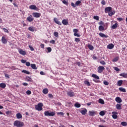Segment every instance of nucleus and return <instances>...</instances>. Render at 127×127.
<instances>
[{
  "label": "nucleus",
  "instance_id": "28",
  "mask_svg": "<svg viewBox=\"0 0 127 127\" xmlns=\"http://www.w3.org/2000/svg\"><path fill=\"white\" fill-rule=\"evenodd\" d=\"M17 119H22V115L20 113H17L16 114Z\"/></svg>",
  "mask_w": 127,
  "mask_h": 127
},
{
  "label": "nucleus",
  "instance_id": "45",
  "mask_svg": "<svg viewBox=\"0 0 127 127\" xmlns=\"http://www.w3.org/2000/svg\"><path fill=\"white\" fill-rule=\"evenodd\" d=\"M74 41H75V42H77V43H78V42H80V38H75V39H74Z\"/></svg>",
  "mask_w": 127,
  "mask_h": 127
},
{
  "label": "nucleus",
  "instance_id": "3",
  "mask_svg": "<svg viewBox=\"0 0 127 127\" xmlns=\"http://www.w3.org/2000/svg\"><path fill=\"white\" fill-rule=\"evenodd\" d=\"M44 115L47 117H54L55 113L54 112H49V111H46L44 112Z\"/></svg>",
  "mask_w": 127,
  "mask_h": 127
},
{
  "label": "nucleus",
  "instance_id": "17",
  "mask_svg": "<svg viewBox=\"0 0 127 127\" xmlns=\"http://www.w3.org/2000/svg\"><path fill=\"white\" fill-rule=\"evenodd\" d=\"M89 116H90V117H94V116H95V115H96V111H89Z\"/></svg>",
  "mask_w": 127,
  "mask_h": 127
},
{
  "label": "nucleus",
  "instance_id": "41",
  "mask_svg": "<svg viewBox=\"0 0 127 127\" xmlns=\"http://www.w3.org/2000/svg\"><path fill=\"white\" fill-rule=\"evenodd\" d=\"M26 80H27L28 82H31L32 80L31 78L29 76L26 77Z\"/></svg>",
  "mask_w": 127,
  "mask_h": 127
},
{
  "label": "nucleus",
  "instance_id": "27",
  "mask_svg": "<svg viewBox=\"0 0 127 127\" xmlns=\"http://www.w3.org/2000/svg\"><path fill=\"white\" fill-rule=\"evenodd\" d=\"M119 91H120L121 92H123V93H126V92H127V90H126V89L123 88V87H120L119 88Z\"/></svg>",
  "mask_w": 127,
  "mask_h": 127
},
{
  "label": "nucleus",
  "instance_id": "30",
  "mask_svg": "<svg viewBox=\"0 0 127 127\" xmlns=\"http://www.w3.org/2000/svg\"><path fill=\"white\" fill-rule=\"evenodd\" d=\"M99 30L100 31H103V30H105V28L103 26L100 25L99 26Z\"/></svg>",
  "mask_w": 127,
  "mask_h": 127
},
{
  "label": "nucleus",
  "instance_id": "33",
  "mask_svg": "<svg viewBox=\"0 0 127 127\" xmlns=\"http://www.w3.org/2000/svg\"><path fill=\"white\" fill-rule=\"evenodd\" d=\"M117 85L118 86H119V87L122 86V85H123V80H119L117 82Z\"/></svg>",
  "mask_w": 127,
  "mask_h": 127
},
{
  "label": "nucleus",
  "instance_id": "26",
  "mask_svg": "<svg viewBox=\"0 0 127 127\" xmlns=\"http://www.w3.org/2000/svg\"><path fill=\"white\" fill-rule=\"evenodd\" d=\"M43 94H44L45 95H47V94H48V89L47 88H44L43 90Z\"/></svg>",
  "mask_w": 127,
  "mask_h": 127
},
{
  "label": "nucleus",
  "instance_id": "60",
  "mask_svg": "<svg viewBox=\"0 0 127 127\" xmlns=\"http://www.w3.org/2000/svg\"><path fill=\"white\" fill-rule=\"evenodd\" d=\"M49 97L50 98V99H53V95L51 94H49Z\"/></svg>",
  "mask_w": 127,
  "mask_h": 127
},
{
  "label": "nucleus",
  "instance_id": "1",
  "mask_svg": "<svg viewBox=\"0 0 127 127\" xmlns=\"http://www.w3.org/2000/svg\"><path fill=\"white\" fill-rule=\"evenodd\" d=\"M13 125L14 127H23V126H24V123L19 121H15L14 122Z\"/></svg>",
  "mask_w": 127,
  "mask_h": 127
},
{
  "label": "nucleus",
  "instance_id": "21",
  "mask_svg": "<svg viewBox=\"0 0 127 127\" xmlns=\"http://www.w3.org/2000/svg\"><path fill=\"white\" fill-rule=\"evenodd\" d=\"M115 47V46L113 44H110L107 46L108 49H113Z\"/></svg>",
  "mask_w": 127,
  "mask_h": 127
},
{
  "label": "nucleus",
  "instance_id": "11",
  "mask_svg": "<svg viewBox=\"0 0 127 127\" xmlns=\"http://www.w3.org/2000/svg\"><path fill=\"white\" fill-rule=\"evenodd\" d=\"M1 40L3 44H6V43H7V40H6V39H5V37H4V36L2 37Z\"/></svg>",
  "mask_w": 127,
  "mask_h": 127
},
{
  "label": "nucleus",
  "instance_id": "12",
  "mask_svg": "<svg viewBox=\"0 0 127 127\" xmlns=\"http://www.w3.org/2000/svg\"><path fill=\"white\" fill-rule=\"evenodd\" d=\"M113 115L112 118L114 119L115 120H116V119H118V112H112Z\"/></svg>",
  "mask_w": 127,
  "mask_h": 127
},
{
  "label": "nucleus",
  "instance_id": "53",
  "mask_svg": "<svg viewBox=\"0 0 127 127\" xmlns=\"http://www.w3.org/2000/svg\"><path fill=\"white\" fill-rule=\"evenodd\" d=\"M103 83L105 85V86H108L109 85V82L107 81H104L103 82Z\"/></svg>",
  "mask_w": 127,
  "mask_h": 127
},
{
  "label": "nucleus",
  "instance_id": "34",
  "mask_svg": "<svg viewBox=\"0 0 127 127\" xmlns=\"http://www.w3.org/2000/svg\"><path fill=\"white\" fill-rule=\"evenodd\" d=\"M115 13H116V12L115 11H113L109 12L108 15H109V16H112V15H114V14H115Z\"/></svg>",
  "mask_w": 127,
  "mask_h": 127
},
{
  "label": "nucleus",
  "instance_id": "49",
  "mask_svg": "<svg viewBox=\"0 0 127 127\" xmlns=\"http://www.w3.org/2000/svg\"><path fill=\"white\" fill-rule=\"evenodd\" d=\"M99 25L101 26L103 25V26H105V24L104 23V22H103L102 21H101L99 22Z\"/></svg>",
  "mask_w": 127,
  "mask_h": 127
},
{
  "label": "nucleus",
  "instance_id": "18",
  "mask_svg": "<svg viewBox=\"0 0 127 127\" xmlns=\"http://www.w3.org/2000/svg\"><path fill=\"white\" fill-rule=\"evenodd\" d=\"M62 23L64 24V25H68V20L67 19H64L62 20Z\"/></svg>",
  "mask_w": 127,
  "mask_h": 127
},
{
  "label": "nucleus",
  "instance_id": "40",
  "mask_svg": "<svg viewBox=\"0 0 127 127\" xmlns=\"http://www.w3.org/2000/svg\"><path fill=\"white\" fill-rule=\"evenodd\" d=\"M2 29L3 30L4 32H5L6 33H9V31H8V30L5 28H3Z\"/></svg>",
  "mask_w": 127,
  "mask_h": 127
},
{
  "label": "nucleus",
  "instance_id": "51",
  "mask_svg": "<svg viewBox=\"0 0 127 127\" xmlns=\"http://www.w3.org/2000/svg\"><path fill=\"white\" fill-rule=\"evenodd\" d=\"M63 3H64V4H65V5H68V2L65 0H63Z\"/></svg>",
  "mask_w": 127,
  "mask_h": 127
},
{
  "label": "nucleus",
  "instance_id": "57",
  "mask_svg": "<svg viewBox=\"0 0 127 127\" xmlns=\"http://www.w3.org/2000/svg\"><path fill=\"white\" fill-rule=\"evenodd\" d=\"M117 19L119 20V21H123V20H124L123 18H117Z\"/></svg>",
  "mask_w": 127,
  "mask_h": 127
},
{
  "label": "nucleus",
  "instance_id": "64",
  "mask_svg": "<svg viewBox=\"0 0 127 127\" xmlns=\"http://www.w3.org/2000/svg\"><path fill=\"white\" fill-rule=\"evenodd\" d=\"M40 46H41V48H44V44H41L40 45Z\"/></svg>",
  "mask_w": 127,
  "mask_h": 127
},
{
  "label": "nucleus",
  "instance_id": "20",
  "mask_svg": "<svg viewBox=\"0 0 127 127\" xmlns=\"http://www.w3.org/2000/svg\"><path fill=\"white\" fill-rule=\"evenodd\" d=\"M91 77H92V78H94V79H97V80H100V77H99V76L97 75V74H92L91 75Z\"/></svg>",
  "mask_w": 127,
  "mask_h": 127
},
{
  "label": "nucleus",
  "instance_id": "8",
  "mask_svg": "<svg viewBox=\"0 0 127 127\" xmlns=\"http://www.w3.org/2000/svg\"><path fill=\"white\" fill-rule=\"evenodd\" d=\"M34 19V18L31 15L27 17V20L28 21V22H32V21H33Z\"/></svg>",
  "mask_w": 127,
  "mask_h": 127
},
{
  "label": "nucleus",
  "instance_id": "5",
  "mask_svg": "<svg viewBox=\"0 0 127 127\" xmlns=\"http://www.w3.org/2000/svg\"><path fill=\"white\" fill-rule=\"evenodd\" d=\"M73 31L74 32L73 35L74 36H76L77 37H80V36H81V35H80V34H78V31H79V30H78V29H74L73 30Z\"/></svg>",
  "mask_w": 127,
  "mask_h": 127
},
{
  "label": "nucleus",
  "instance_id": "47",
  "mask_svg": "<svg viewBox=\"0 0 127 127\" xmlns=\"http://www.w3.org/2000/svg\"><path fill=\"white\" fill-rule=\"evenodd\" d=\"M118 60H119V57H116L113 60V62H117V61H118Z\"/></svg>",
  "mask_w": 127,
  "mask_h": 127
},
{
  "label": "nucleus",
  "instance_id": "24",
  "mask_svg": "<svg viewBox=\"0 0 127 127\" xmlns=\"http://www.w3.org/2000/svg\"><path fill=\"white\" fill-rule=\"evenodd\" d=\"M6 87V84L4 83H0V88H2V89H4V88H5Z\"/></svg>",
  "mask_w": 127,
  "mask_h": 127
},
{
  "label": "nucleus",
  "instance_id": "23",
  "mask_svg": "<svg viewBox=\"0 0 127 127\" xmlns=\"http://www.w3.org/2000/svg\"><path fill=\"white\" fill-rule=\"evenodd\" d=\"M116 109L117 110H122V104H117L116 105Z\"/></svg>",
  "mask_w": 127,
  "mask_h": 127
},
{
  "label": "nucleus",
  "instance_id": "9",
  "mask_svg": "<svg viewBox=\"0 0 127 127\" xmlns=\"http://www.w3.org/2000/svg\"><path fill=\"white\" fill-rule=\"evenodd\" d=\"M18 52L19 54H21V55H23V56L24 55H26V52H25V51H23V50L21 49L18 50Z\"/></svg>",
  "mask_w": 127,
  "mask_h": 127
},
{
  "label": "nucleus",
  "instance_id": "59",
  "mask_svg": "<svg viewBox=\"0 0 127 127\" xmlns=\"http://www.w3.org/2000/svg\"><path fill=\"white\" fill-rule=\"evenodd\" d=\"M50 43H51L52 44H55V40H52L50 41Z\"/></svg>",
  "mask_w": 127,
  "mask_h": 127
},
{
  "label": "nucleus",
  "instance_id": "37",
  "mask_svg": "<svg viewBox=\"0 0 127 127\" xmlns=\"http://www.w3.org/2000/svg\"><path fill=\"white\" fill-rule=\"evenodd\" d=\"M99 103L100 104H102L104 105V104H105V101H104V100L100 98L99 99Z\"/></svg>",
  "mask_w": 127,
  "mask_h": 127
},
{
  "label": "nucleus",
  "instance_id": "7",
  "mask_svg": "<svg viewBox=\"0 0 127 127\" xmlns=\"http://www.w3.org/2000/svg\"><path fill=\"white\" fill-rule=\"evenodd\" d=\"M105 69V67L103 66H99L98 68V72L99 73H102L103 72L104 70Z\"/></svg>",
  "mask_w": 127,
  "mask_h": 127
},
{
  "label": "nucleus",
  "instance_id": "32",
  "mask_svg": "<svg viewBox=\"0 0 127 127\" xmlns=\"http://www.w3.org/2000/svg\"><path fill=\"white\" fill-rule=\"evenodd\" d=\"M22 73H25V74H27V75H29L30 74V72L26 70L23 69L22 71Z\"/></svg>",
  "mask_w": 127,
  "mask_h": 127
},
{
  "label": "nucleus",
  "instance_id": "38",
  "mask_svg": "<svg viewBox=\"0 0 127 127\" xmlns=\"http://www.w3.org/2000/svg\"><path fill=\"white\" fill-rule=\"evenodd\" d=\"M121 125L123 127H127V123L126 122H123L121 123Z\"/></svg>",
  "mask_w": 127,
  "mask_h": 127
},
{
  "label": "nucleus",
  "instance_id": "42",
  "mask_svg": "<svg viewBox=\"0 0 127 127\" xmlns=\"http://www.w3.org/2000/svg\"><path fill=\"white\" fill-rule=\"evenodd\" d=\"M74 107H75V108H80L81 107V104L79 103H75L74 104Z\"/></svg>",
  "mask_w": 127,
  "mask_h": 127
},
{
  "label": "nucleus",
  "instance_id": "43",
  "mask_svg": "<svg viewBox=\"0 0 127 127\" xmlns=\"http://www.w3.org/2000/svg\"><path fill=\"white\" fill-rule=\"evenodd\" d=\"M82 2H81V1L80 0H77L75 2V5L78 6V5H80V4Z\"/></svg>",
  "mask_w": 127,
  "mask_h": 127
},
{
  "label": "nucleus",
  "instance_id": "4",
  "mask_svg": "<svg viewBox=\"0 0 127 127\" xmlns=\"http://www.w3.org/2000/svg\"><path fill=\"white\" fill-rule=\"evenodd\" d=\"M66 94L67 95H68V96H69L70 97H75V93H74L72 90H69L68 91H67Z\"/></svg>",
  "mask_w": 127,
  "mask_h": 127
},
{
  "label": "nucleus",
  "instance_id": "50",
  "mask_svg": "<svg viewBox=\"0 0 127 127\" xmlns=\"http://www.w3.org/2000/svg\"><path fill=\"white\" fill-rule=\"evenodd\" d=\"M94 19H95L96 20H99V16H94L93 17Z\"/></svg>",
  "mask_w": 127,
  "mask_h": 127
},
{
  "label": "nucleus",
  "instance_id": "10",
  "mask_svg": "<svg viewBox=\"0 0 127 127\" xmlns=\"http://www.w3.org/2000/svg\"><path fill=\"white\" fill-rule=\"evenodd\" d=\"M54 21L55 22V23L58 24V25H62V23H61V22L59 21V20H58L57 18H54Z\"/></svg>",
  "mask_w": 127,
  "mask_h": 127
},
{
  "label": "nucleus",
  "instance_id": "48",
  "mask_svg": "<svg viewBox=\"0 0 127 127\" xmlns=\"http://www.w3.org/2000/svg\"><path fill=\"white\" fill-rule=\"evenodd\" d=\"M105 112L103 111H101V112L99 113L100 116H105Z\"/></svg>",
  "mask_w": 127,
  "mask_h": 127
},
{
  "label": "nucleus",
  "instance_id": "46",
  "mask_svg": "<svg viewBox=\"0 0 127 127\" xmlns=\"http://www.w3.org/2000/svg\"><path fill=\"white\" fill-rule=\"evenodd\" d=\"M47 50H48L49 53H50L52 51V49L51 47H48L47 48Z\"/></svg>",
  "mask_w": 127,
  "mask_h": 127
},
{
  "label": "nucleus",
  "instance_id": "58",
  "mask_svg": "<svg viewBox=\"0 0 127 127\" xmlns=\"http://www.w3.org/2000/svg\"><path fill=\"white\" fill-rule=\"evenodd\" d=\"M100 63L102 65H106V63L104 61H101Z\"/></svg>",
  "mask_w": 127,
  "mask_h": 127
},
{
  "label": "nucleus",
  "instance_id": "39",
  "mask_svg": "<svg viewBox=\"0 0 127 127\" xmlns=\"http://www.w3.org/2000/svg\"><path fill=\"white\" fill-rule=\"evenodd\" d=\"M28 30H29V31H31L32 32H34V28H33V27H29L28 28Z\"/></svg>",
  "mask_w": 127,
  "mask_h": 127
},
{
  "label": "nucleus",
  "instance_id": "2",
  "mask_svg": "<svg viewBox=\"0 0 127 127\" xmlns=\"http://www.w3.org/2000/svg\"><path fill=\"white\" fill-rule=\"evenodd\" d=\"M42 107H43V104L39 103L37 105H35V109L37 110V111H42V110H43Z\"/></svg>",
  "mask_w": 127,
  "mask_h": 127
},
{
  "label": "nucleus",
  "instance_id": "62",
  "mask_svg": "<svg viewBox=\"0 0 127 127\" xmlns=\"http://www.w3.org/2000/svg\"><path fill=\"white\" fill-rule=\"evenodd\" d=\"M101 4H103V5H105V4H106V1L104 0H103L101 1Z\"/></svg>",
  "mask_w": 127,
  "mask_h": 127
},
{
  "label": "nucleus",
  "instance_id": "22",
  "mask_svg": "<svg viewBox=\"0 0 127 127\" xmlns=\"http://www.w3.org/2000/svg\"><path fill=\"white\" fill-rule=\"evenodd\" d=\"M119 25L118 24V23H116L115 24L113 25L111 27V28L112 29H116V28H118V26Z\"/></svg>",
  "mask_w": 127,
  "mask_h": 127
},
{
  "label": "nucleus",
  "instance_id": "36",
  "mask_svg": "<svg viewBox=\"0 0 127 127\" xmlns=\"http://www.w3.org/2000/svg\"><path fill=\"white\" fill-rule=\"evenodd\" d=\"M6 115L7 116H11L12 115V113H11V111H7L5 112Z\"/></svg>",
  "mask_w": 127,
  "mask_h": 127
},
{
  "label": "nucleus",
  "instance_id": "25",
  "mask_svg": "<svg viewBox=\"0 0 127 127\" xmlns=\"http://www.w3.org/2000/svg\"><path fill=\"white\" fill-rule=\"evenodd\" d=\"M31 67L34 70H36V69H37V67H36V64H31Z\"/></svg>",
  "mask_w": 127,
  "mask_h": 127
},
{
  "label": "nucleus",
  "instance_id": "56",
  "mask_svg": "<svg viewBox=\"0 0 127 127\" xmlns=\"http://www.w3.org/2000/svg\"><path fill=\"white\" fill-rule=\"evenodd\" d=\"M114 70H115V71H120V68L118 67H114Z\"/></svg>",
  "mask_w": 127,
  "mask_h": 127
},
{
  "label": "nucleus",
  "instance_id": "13",
  "mask_svg": "<svg viewBox=\"0 0 127 127\" xmlns=\"http://www.w3.org/2000/svg\"><path fill=\"white\" fill-rule=\"evenodd\" d=\"M112 7H107L105 9V13H108V12H111L112 10Z\"/></svg>",
  "mask_w": 127,
  "mask_h": 127
},
{
  "label": "nucleus",
  "instance_id": "14",
  "mask_svg": "<svg viewBox=\"0 0 127 127\" xmlns=\"http://www.w3.org/2000/svg\"><path fill=\"white\" fill-rule=\"evenodd\" d=\"M99 35L100 36V37H102L103 38H108V37H109L108 35H106L103 33H99Z\"/></svg>",
  "mask_w": 127,
  "mask_h": 127
},
{
  "label": "nucleus",
  "instance_id": "19",
  "mask_svg": "<svg viewBox=\"0 0 127 127\" xmlns=\"http://www.w3.org/2000/svg\"><path fill=\"white\" fill-rule=\"evenodd\" d=\"M115 101L117 102V103H122L123 102V100H122V99H121L120 97H117L115 98Z\"/></svg>",
  "mask_w": 127,
  "mask_h": 127
},
{
  "label": "nucleus",
  "instance_id": "15",
  "mask_svg": "<svg viewBox=\"0 0 127 127\" xmlns=\"http://www.w3.org/2000/svg\"><path fill=\"white\" fill-rule=\"evenodd\" d=\"M30 9H34V10H37V7L35 5H31L29 6Z\"/></svg>",
  "mask_w": 127,
  "mask_h": 127
},
{
  "label": "nucleus",
  "instance_id": "54",
  "mask_svg": "<svg viewBox=\"0 0 127 127\" xmlns=\"http://www.w3.org/2000/svg\"><path fill=\"white\" fill-rule=\"evenodd\" d=\"M26 65L27 66V67H29V66H31V64H30V63H29V62H27L26 63Z\"/></svg>",
  "mask_w": 127,
  "mask_h": 127
},
{
  "label": "nucleus",
  "instance_id": "29",
  "mask_svg": "<svg viewBox=\"0 0 127 127\" xmlns=\"http://www.w3.org/2000/svg\"><path fill=\"white\" fill-rule=\"evenodd\" d=\"M120 76H122L123 78H127V73H122L120 74Z\"/></svg>",
  "mask_w": 127,
  "mask_h": 127
},
{
  "label": "nucleus",
  "instance_id": "52",
  "mask_svg": "<svg viewBox=\"0 0 127 127\" xmlns=\"http://www.w3.org/2000/svg\"><path fill=\"white\" fill-rule=\"evenodd\" d=\"M26 93L27 94V95H31V91L30 90H27L26 92Z\"/></svg>",
  "mask_w": 127,
  "mask_h": 127
},
{
  "label": "nucleus",
  "instance_id": "55",
  "mask_svg": "<svg viewBox=\"0 0 127 127\" xmlns=\"http://www.w3.org/2000/svg\"><path fill=\"white\" fill-rule=\"evenodd\" d=\"M29 47L31 51H34V48L33 47H31V46H30V45H29Z\"/></svg>",
  "mask_w": 127,
  "mask_h": 127
},
{
  "label": "nucleus",
  "instance_id": "63",
  "mask_svg": "<svg viewBox=\"0 0 127 127\" xmlns=\"http://www.w3.org/2000/svg\"><path fill=\"white\" fill-rule=\"evenodd\" d=\"M71 5L73 6V7H76V3L74 4L73 2H71Z\"/></svg>",
  "mask_w": 127,
  "mask_h": 127
},
{
  "label": "nucleus",
  "instance_id": "31",
  "mask_svg": "<svg viewBox=\"0 0 127 127\" xmlns=\"http://www.w3.org/2000/svg\"><path fill=\"white\" fill-rule=\"evenodd\" d=\"M87 47L90 50H94V47L91 45L88 44L87 45Z\"/></svg>",
  "mask_w": 127,
  "mask_h": 127
},
{
  "label": "nucleus",
  "instance_id": "6",
  "mask_svg": "<svg viewBox=\"0 0 127 127\" xmlns=\"http://www.w3.org/2000/svg\"><path fill=\"white\" fill-rule=\"evenodd\" d=\"M32 15L34 16V17H36V18H39V17H40L41 16V14L39 12H33L32 13Z\"/></svg>",
  "mask_w": 127,
  "mask_h": 127
},
{
  "label": "nucleus",
  "instance_id": "35",
  "mask_svg": "<svg viewBox=\"0 0 127 127\" xmlns=\"http://www.w3.org/2000/svg\"><path fill=\"white\" fill-rule=\"evenodd\" d=\"M84 84L85 85H86V86H88V87H89V86H91V84L90 83V82L87 80L84 81Z\"/></svg>",
  "mask_w": 127,
  "mask_h": 127
},
{
  "label": "nucleus",
  "instance_id": "16",
  "mask_svg": "<svg viewBox=\"0 0 127 127\" xmlns=\"http://www.w3.org/2000/svg\"><path fill=\"white\" fill-rule=\"evenodd\" d=\"M87 110L86 109V108H84L83 109H82L80 111V113L81 114H82V115H83V116H85V115H86V114H87Z\"/></svg>",
  "mask_w": 127,
  "mask_h": 127
},
{
  "label": "nucleus",
  "instance_id": "44",
  "mask_svg": "<svg viewBox=\"0 0 127 127\" xmlns=\"http://www.w3.org/2000/svg\"><path fill=\"white\" fill-rule=\"evenodd\" d=\"M54 35L56 37H58V36H59V33H58V32H54Z\"/></svg>",
  "mask_w": 127,
  "mask_h": 127
},
{
  "label": "nucleus",
  "instance_id": "61",
  "mask_svg": "<svg viewBox=\"0 0 127 127\" xmlns=\"http://www.w3.org/2000/svg\"><path fill=\"white\" fill-rule=\"evenodd\" d=\"M21 63H23V64H25V63H26V60H22L21 61Z\"/></svg>",
  "mask_w": 127,
  "mask_h": 127
}]
</instances>
